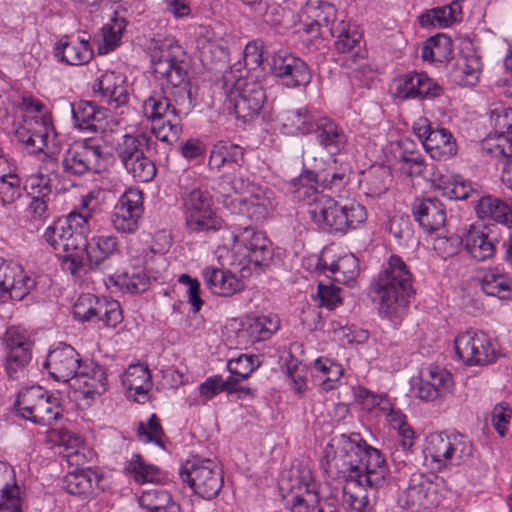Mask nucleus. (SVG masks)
Instances as JSON below:
<instances>
[{"label": "nucleus", "instance_id": "obj_48", "mask_svg": "<svg viewBox=\"0 0 512 512\" xmlns=\"http://www.w3.org/2000/svg\"><path fill=\"white\" fill-rule=\"evenodd\" d=\"M392 181V174L386 166H373L367 173L366 185L373 196H380L387 191Z\"/></svg>", "mask_w": 512, "mask_h": 512}, {"label": "nucleus", "instance_id": "obj_61", "mask_svg": "<svg viewBox=\"0 0 512 512\" xmlns=\"http://www.w3.org/2000/svg\"><path fill=\"white\" fill-rule=\"evenodd\" d=\"M341 289L333 284H324L320 282L317 289V298L321 307L333 310L342 302L340 297Z\"/></svg>", "mask_w": 512, "mask_h": 512}, {"label": "nucleus", "instance_id": "obj_22", "mask_svg": "<svg viewBox=\"0 0 512 512\" xmlns=\"http://www.w3.org/2000/svg\"><path fill=\"white\" fill-rule=\"evenodd\" d=\"M72 380L76 391L85 399H93L107 390L106 369L92 360H84Z\"/></svg>", "mask_w": 512, "mask_h": 512}, {"label": "nucleus", "instance_id": "obj_33", "mask_svg": "<svg viewBox=\"0 0 512 512\" xmlns=\"http://www.w3.org/2000/svg\"><path fill=\"white\" fill-rule=\"evenodd\" d=\"M481 57L473 50L462 52L452 71L454 81L460 86L476 84L482 72Z\"/></svg>", "mask_w": 512, "mask_h": 512}, {"label": "nucleus", "instance_id": "obj_58", "mask_svg": "<svg viewBox=\"0 0 512 512\" xmlns=\"http://www.w3.org/2000/svg\"><path fill=\"white\" fill-rule=\"evenodd\" d=\"M21 196L20 180L17 175L0 177V199L3 206L13 203Z\"/></svg>", "mask_w": 512, "mask_h": 512}, {"label": "nucleus", "instance_id": "obj_53", "mask_svg": "<svg viewBox=\"0 0 512 512\" xmlns=\"http://www.w3.org/2000/svg\"><path fill=\"white\" fill-rule=\"evenodd\" d=\"M135 181L147 183L154 179L156 176V166L154 162L144 153L140 155L139 159L133 161L129 168H125Z\"/></svg>", "mask_w": 512, "mask_h": 512}, {"label": "nucleus", "instance_id": "obj_8", "mask_svg": "<svg viewBox=\"0 0 512 512\" xmlns=\"http://www.w3.org/2000/svg\"><path fill=\"white\" fill-rule=\"evenodd\" d=\"M179 474L195 494L206 500L216 497L223 487L222 470L211 459H188L181 465Z\"/></svg>", "mask_w": 512, "mask_h": 512}, {"label": "nucleus", "instance_id": "obj_46", "mask_svg": "<svg viewBox=\"0 0 512 512\" xmlns=\"http://www.w3.org/2000/svg\"><path fill=\"white\" fill-rule=\"evenodd\" d=\"M299 182L301 185L299 188H308V183H321L323 187L334 190L341 188L346 183V175L343 172L322 175L314 171H306L300 175Z\"/></svg>", "mask_w": 512, "mask_h": 512}, {"label": "nucleus", "instance_id": "obj_42", "mask_svg": "<svg viewBox=\"0 0 512 512\" xmlns=\"http://www.w3.org/2000/svg\"><path fill=\"white\" fill-rule=\"evenodd\" d=\"M482 290L488 296L498 297L499 299H507L512 292V281L504 274L490 271L483 276L481 282Z\"/></svg>", "mask_w": 512, "mask_h": 512}, {"label": "nucleus", "instance_id": "obj_4", "mask_svg": "<svg viewBox=\"0 0 512 512\" xmlns=\"http://www.w3.org/2000/svg\"><path fill=\"white\" fill-rule=\"evenodd\" d=\"M90 219V211L71 212L65 218L58 219L48 226L43 235L57 254L64 253L63 263L72 275L81 272V263L87 250V237L90 233Z\"/></svg>", "mask_w": 512, "mask_h": 512}, {"label": "nucleus", "instance_id": "obj_63", "mask_svg": "<svg viewBox=\"0 0 512 512\" xmlns=\"http://www.w3.org/2000/svg\"><path fill=\"white\" fill-rule=\"evenodd\" d=\"M125 79L122 75L115 72H106L97 83L94 84V92L99 91L104 99H106L118 85L124 84Z\"/></svg>", "mask_w": 512, "mask_h": 512}, {"label": "nucleus", "instance_id": "obj_23", "mask_svg": "<svg viewBox=\"0 0 512 512\" xmlns=\"http://www.w3.org/2000/svg\"><path fill=\"white\" fill-rule=\"evenodd\" d=\"M312 133L316 143L331 156L343 152L348 144L343 127L326 116L316 118Z\"/></svg>", "mask_w": 512, "mask_h": 512}, {"label": "nucleus", "instance_id": "obj_2", "mask_svg": "<svg viewBox=\"0 0 512 512\" xmlns=\"http://www.w3.org/2000/svg\"><path fill=\"white\" fill-rule=\"evenodd\" d=\"M297 197L306 200L308 214L319 229L341 235L357 229L367 219L366 208L356 200H335L331 196L318 194L311 185L310 188H297Z\"/></svg>", "mask_w": 512, "mask_h": 512}, {"label": "nucleus", "instance_id": "obj_59", "mask_svg": "<svg viewBox=\"0 0 512 512\" xmlns=\"http://www.w3.org/2000/svg\"><path fill=\"white\" fill-rule=\"evenodd\" d=\"M490 122L494 125L495 135H507L512 133V108L497 107L491 110Z\"/></svg>", "mask_w": 512, "mask_h": 512}, {"label": "nucleus", "instance_id": "obj_15", "mask_svg": "<svg viewBox=\"0 0 512 512\" xmlns=\"http://www.w3.org/2000/svg\"><path fill=\"white\" fill-rule=\"evenodd\" d=\"M229 109L244 122L259 114L266 100L265 90L257 82L237 80L228 95Z\"/></svg>", "mask_w": 512, "mask_h": 512}, {"label": "nucleus", "instance_id": "obj_60", "mask_svg": "<svg viewBox=\"0 0 512 512\" xmlns=\"http://www.w3.org/2000/svg\"><path fill=\"white\" fill-rule=\"evenodd\" d=\"M343 33H334L329 36L336 38L334 43L335 49L340 53H352L360 40V34L355 30H351L348 22L345 21Z\"/></svg>", "mask_w": 512, "mask_h": 512}, {"label": "nucleus", "instance_id": "obj_37", "mask_svg": "<svg viewBox=\"0 0 512 512\" xmlns=\"http://www.w3.org/2000/svg\"><path fill=\"white\" fill-rule=\"evenodd\" d=\"M122 384L128 392H133L135 400L140 402L146 398L152 387L149 369L140 364L130 365L123 375Z\"/></svg>", "mask_w": 512, "mask_h": 512}, {"label": "nucleus", "instance_id": "obj_27", "mask_svg": "<svg viewBox=\"0 0 512 512\" xmlns=\"http://www.w3.org/2000/svg\"><path fill=\"white\" fill-rule=\"evenodd\" d=\"M477 216L502 224L505 231L512 226V198L500 199L491 195L479 197L475 206Z\"/></svg>", "mask_w": 512, "mask_h": 512}, {"label": "nucleus", "instance_id": "obj_19", "mask_svg": "<svg viewBox=\"0 0 512 512\" xmlns=\"http://www.w3.org/2000/svg\"><path fill=\"white\" fill-rule=\"evenodd\" d=\"M394 96L402 100L439 97L442 87L424 72L406 73L394 79Z\"/></svg>", "mask_w": 512, "mask_h": 512}, {"label": "nucleus", "instance_id": "obj_21", "mask_svg": "<svg viewBox=\"0 0 512 512\" xmlns=\"http://www.w3.org/2000/svg\"><path fill=\"white\" fill-rule=\"evenodd\" d=\"M404 505L411 511L430 509L438 505L436 485L423 473H413L403 494Z\"/></svg>", "mask_w": 512, "mask_h": 512}, {"label": "nucleus", "instance_id": "obj_55", "mask_svg": "<svg viewBox=\"0 0 512 512\" xmlns=\"http://www.w3.org/2000/svg\"><path fill=\"white\" fill-rule=\"evenodd\" d=\"M124 28V20H115L112 25L102 28L103 42L98 46L100 54H107L119 45Z\"/></svg>", "mask_w": 512, "mask_h": 512}, {"label": "nucleus", "instance_id": "obj_54", "mask_svg": "<svg viewBox=\"0 0 512 512\" xmlns=\"http://www.w3.org/2000/svg\"><path fill=\"white\" fill-rule=\"evenodd\" d=\"M0 512H22L18 487L0 480Z\"/></svg>", "mask_w": 512, "mask_h": 512}, {"label": "nucleus", "instance_id": "obj_17", "mask_svg": "<svg viewBox=\"0 0 512 512\" xmlns=\"http://www.w3.org/2000/svg\"><path fill=\"white\" fill-rule=\"evenodd\" d=\"M234 243L243 246L245 256L255 268L268 267L273 260L272 243L264 232L252 226L237 227L232 232Z\"/></svg>", "mask_w": 512, "mask_h": 512}, {"label": "nucleus", "instance_id": "obj_38", "mask_svg": "<svg viewBox=\"0 0 512 512\" xmlns=\"http://www.w3.org/2000/svg\"><path fill=\"white\" fill-rule=\"evenodd\" d=\"M282 129L289 135H307L312 133L316 118L307 108L290 109L280 116Z\"/></svg>", "mask_w": 512, "mask_h": 512}, {"label": "nucleus", "instance_id": "obj_45", "mask_svg": "<svg viewBox=\"0 0 512 512\" xmlns=\"http://www.w3.org/2000/svg\"><path fill=\"white\" fill-rule=\"evenodd\" d=\"M126 470L128 473L132 474L135 481L139 483L156 482L160 479L159 468L144 462L139 454L133 455Z\"/></svg>", "mask_w": 512, "mask_h": 512}, {"label": "nucleus", "instance_id": "obj_25", "mask_svg": "<svg viewBox=\"0 0 512 512\" xmlns=\"http://www.w3.org/2000/svg\"><path fill=\"white\" fill-rule=\"evenodd\" d=\"M245 163L244 149L230 141H218L213 145L208 165L217 171H240Z\"/></svg>", "mask_w": 512, "mask_h": 512}, {"label": "nucleus", "instance_id": "obj_40", "mask_svg": "<svg viewBox=\"0 0 512 512\" xmlns=\"http://www.w3.org/2000/svg\"><path fill=\"white\" fill-rule=\"evenodd\" d=\"M225 391L229 394L238 393L239 397L242 395H251V389L247 387H235V382L223 380L219 375L209 377L205 382L199 386L200 395L206 400L212 399L215 395Z\"/></svg>", "mask_w": 512, "mask_h": 512}, {"label": "nucleus", "instance_id": "obj_24", "mask_svg": "<svg viewBox=\"0 0 512 512\" xmlns=\"http://www.w3.org/2000/svg\"><path fill=\"white\" fill-rule=\"evenodd\" d=\"M412 214L419 225L429 233L440 230L446 222V207L437 198L415 199Z\"/></svg>", "mask_w": 512, "mask_h": 512}, {"label": "nucleus", "instance_id": "obj_32", "mask_svg": "<svg viewBox=\"0 0 512 512\" xmlns=\"http://www.w3.org/2000/svg\"><path fill=\"white\" fill-rule=\"evenodd\" d=\"M309 17L313 18L327 35L334 33H343L345 20L338 17L336 7L326 1L311 0L310 6H304Z\"/></svg>", "mask_w": 512, "mask_h": 512}, {"label": "nucleus", "instance_id": "obj_36", "mask_svg": "<svg viewBox=\"0 0 512 512\" xmlns=\"http://www.w3.org/2000/svg\"><path fill=\"white\" fill-rule=\"evenodd\" d=\"M100 477L90 469H77L63 479L64 489L71 495L88 497L94 493Z\"/></svg>", "mask_w": 512, "mask_h": 512}, {"label": "nucleus", "instance_id": "obj_51", "mask_svg": "<svg viewBox=\"0 0 512 512\" xmlns=\"http://www.w3.org/2000/svg\"><path fill=\"white\" fill-rule=\"evenodd\" d=\"M139 502L141 507L150 512H167V509L173 505L170 493L163 489L145 491Z\"/></svg>", "mask_w": 512, "mask_h": 512}, {"label": "nucleus", "instance_id": "obj_18", "mask_svg": "<svg viewBox=\"0 0 512 512\" xmlns=\"http://www.w3.org/2000/svg\"><path fill=\"white\" fill-rule=\"evenodd\" d=\"M143 211V193L130 188L121 195L114 206L110 215L111 224L119 233L133 234L139 228Z\"/></svg>", "mask_w": 512, "mask_h": 512}, {"label": "nucleus", "instance_id": "obj_3", "mask_svg": "<svg viewBox=\"0 0 512 512\" xmlns=\"http://www.w3.org/2000/svg\"><path fill=\"white\" fill-rule=\"evenodd\" d=\"M149 56L155 77L164 80L167 86L178 89L174 94L175 103L194 106L188 81V56L183 47L174 39H153L149 46Z\"/></svg>", "mask_w": 512, "mask_h": 512}, {"label": "nucleus", "instance_id": "obj_1", "mask_svg": "<svg viewBox=\"0 0 512 512\" xmlns=\"http://www.w3.org/2000/svg\"><path fill=\"white\" fill-rule=\"evenodd\" d=\"M322 465L333 479L364 477L371 489H379L387 482L389 469L381 452L368 445L358 433L336 435L324 449Z\"/></svg>", "mask_w": 512, "mask_h": 512}, {"label": "nucleus", "instance_id": "obj_20", "mask_svg": "<svg viewBox=\"0 0 512 512\" xmlns=\"http://www.w3.org/2000/svg\"><path fill=\"white\" fill-rule=\"evenodd\" d=\"M82 362L71 345L60 343L48 353L44 367L56 381L68 382L73 379Z\"/></svg>", "mask_w": 512, "mask_h": 512}, {"label": "nucleus", "instance_id": "obj_52", "mask_svg": "<svg viewBox=\"0 0 512 512\" xmlns=\"http://www.w3.org/2000/svg\"><path fill=\"white\" fill-rule=\"evenodd\" d=\"M19 142L23 143L30 153L41 152L47 146L48 134L43 130L32 131L30 128L23 126L16 130L15 133Z\"/></svg>", "mask_w": 512, "mask_h": 512}, {"label": "nucleus", "instance_id": "obj_29", "mask_svg": "<svg viewBox=\"0 0 512 512\" xmlns=\"http://www.w3.org/2000/svg\"><path fill=\"white\" fill-rule=\"evenodd\" d=\"M487 231L472 228L465 236V249L477 261L491 259L496 254L497 235L491 228Z\"/></svg>", "mask_w": 512, "mask_h": 512}, {"label": "nucleus", "instance_id": "obj_16", "mask_svg": "<svg viewBox=\"0 0 512 512\" xmlns=\"http://www.w3.org/2000/svg\"><path fill=\"white\" fill-rule=\"evenodd\" d=\"M413 131L425 150L437 160H447L457 152L456 141L445 128H434L427 118H420L413 125Z\"/></svg>", "mask_w": 512, "mask_h": 512}, {"label": "nucleus", "instance_id": "obj_10", "mask_svg": "<svg viewBox=\"0 0 512 512\" xmlns=\"http://www.w3.org/2000/svg\"><path fill=\"white\" fill-rule=\"evenodd\" d=\"M76 320L102 322L106 327H116L123 320L120 304L116 300L81 294L73 306Z\"/></svg>", "mask_w": 512, "mask_h": 512}, {"label": "nucleus", "instance_id": "obj_9", "mask_svg": "<svg viewBox=\"0 0 512 512\" xmlns=\"http://www.w3.org/2000/svg\"><path fill=\"white\" fill-rule=\"evenodd\" d=\"M438 469L450 465H461L471 459L472 442L464 435L444 432L432 433L427 438L425 449Z\"/></svg>", "mask_w": 512, "mask_h": 512}, {"label": "nucleus", "instance_id": "obj_41", "mask_svg": "<svg viewBox=\"0 0 512 512\" xmlns=\"http://www.w3.org/2000/svg\"><path fill=\"white\" fill-rule=\"evenodd\" d=\"M482 151L494 158L504 161V165H512V136L489 135L482 141Z\"/></svg>", "mask_w": 512, "mask_h": 512}, {"label": "nucleus", "instance_id": "obj_14", "mask_svg": "<svg viewBox=\"0 0 512 512\" xmlns=\"http://www.w3.org/2000/svg\"><path fill=\"white\" fill-rule=\"evenodd\" d=\"M39 276L31 275L0 257V301H22L34 291Z\"/></svg>", "mask_w": 512, "mask_h": 512}, {"label": "nucleus", "instance_id": "obj_11", "mask_svg": "<svg viewBox=\"0 0 512 512\" xmlns=\"http://www.w3.org/2000/svg\"><path fill=\"white\" fill-rule=\"evenodd\" d=\"M185 222L191 232L216 231L220 221L211 208V197L208 192L195 188L183 197Z\"/></svg>", "mask_w": 512, "mask_h": 512}, {"label": "nucleus", "instance_id": "obj_50", "mask_svg": "<svg viewBox=\"0 0 512 512\" xmlns=\"http://www.w3.org/2000/svg\"><path fill=\"white\" fill-rule=\"evenodd\" d=\"M443 195L451 200H466L473 195L479 197V192L472 181L456 176L443 188Z\"/></svg>", "mask_w": 512, "mask_h": 512}, {"label": "nucleus", "instance_id": "obj_64", "mask_svg": "<svg viewBox=\"0 0 512 512\" xmlns=\"http://www.w3.org/2000/svg\"><path fill=\"white\" fill-rule=\"evenodd\" d=\"M320 498L317 493L306 489V495H295L292 497L290 510L291 512H310L311 509H317Z\"/></svg>", "mask_w": 512, "mask_h": 512}, {"label": "nucleus", "instance_id": "obj_5", "mask_svg": "<svg viewBox=\"0 0 512 512\" xmlns=\"http://www.w3.org/2000/svg\"><path fill=\"white\" fill-rule=\"evenodd\" d=\"M374 289L380 300V312L385 315L396 314L408 304L409 297L414 294L412 275L399 256H390L387 266L376 279Z\"/></svg>", "mask_w": 512, "mask_h": 512}, {"label": "nucleus", "instance_id": "obj_30", "mask_svg": "<svg viewBox=\"0 0 512 512\" xmlns=\"http://www.w3.org/2000/svg\"><path fill=\"white\" fill-rule=\"evenodd\" d=\"M55 57L68 65H83L92 58V50L85 39L64 36L54 47Z\"/></svg>", "mask_w": 512, "mask_h": 512}, {"label": "nucleus", "instance_id": "obj_62", "mask_svg": "<svg viewBox=\"0 0 512 512\" xmlns=\"http://www.w3.org/2000/svg\"><path fill=\"white\" fill-rule=\"evenodd\" d=\"M512 417V410L507 403H498L492 410V423L497 433L504 437Z\"/></svg>", "mask_w": 512, "mask_h": 512}, {"label": "nucleus", "instance_id": "obj_49", "mask_svg": "<svg viewBox=\"0 0 512 512\" xmlns=\"http://www.w3.org/2000/svg\"><path fill=\"white\" fill-rule=\"evenodd\" d=\"M166 121L152 122V132L162 142L172 144L179 139L182 131L181 118L169 116Z\"/></svg>", "mask_w": 512, "mask_h": 512}, {"label": "nucleus", "instance_id": "obj_35", "mask_svg": "<svg viewBox=\"0 0 512 512\" xmlns=\"http://www.w3.org/2000/svg\"><path fill=\"white\" fill-rule=\"evenodd\" d=\"M347 483L343 489L344 503L352 512H371L372 505L370 501L369 490L371 489L364 480V477L346 480Z\"/></svg>", "mask_w": 512, "mask_h": 512}, {"label": "nucleus", "instance_id": "obj_7", "mask_svg": "<svg viewBox=\"0 0 512 512\" xmlns=\"http://www.w3.org/2000/svg\"><path fill=\"white\" fill-rule=\"evenodd\" d=\"M109 160V153L101 140L88 138L75 143L63 155L61 168L67 177H80L102 172Z\"/></svg>", "mask_w": 512, "mask_h": 512}, {"label": "nucleus", "instance_id": "obj_13", "mask_svg": "<svg viewBox=\"0 0 512 512\" xmlns=\"http://www.w3.org/2000/svg\"><path fill=\"white\" fill-rule=\"evenodd\" d=\"M271 74L284 87H305L311 82L309 66L300 57L284 50L275 52L269 63Z\"/></svg>", "mask_w": 512, "mask_h": 512}, {"label": "nucleus", "instance_id": "obj_56", "mask_svg": "<svg viewBox=\"0 0 512 512\" xmlns=\"http://www.w3.org/2000/svg\"><path fill=\"white\" fill-rule=\"evenodd\" d=\"M71 108L73 119L79 128L97 130V125L93 123L94 102L79 101L71 105Z\"/></svg>", "mask_w": 512, "mask_h": 512}, {"label": "nucleus", "instance_id": "obj_44", "mask_svg": "<svg viewBox=\"0 0 512 512\" xmlns=\"http://www.w3.org/2000/svg\"><path fill=\"white\" fill-rule=\"evenodd\" d=\"M149 283V277L144 270L133 269L115 276V284L130 293L144 292Z\"/></svg>", "mask_w": 512, "mask_h": 512}, {"label": "nucleus", "instance_id": "obj_39", "mask_svg": "<svg viewBox=\"0 0 512 512\" xmlns=\"http://www.w3.org/2000/svg\"><path fill=\"white\" fill-rule=\"evenodd\" d=\"M143 113L152 122L180 117L171 100L162 93H154L143 102Z\"/></svg>", "mask_w": 512, "mask_h": 512}, {"label": "nucleus", "instance_id": "obj_12", "mask_svg": "<svg viewBox=\"0 0 512 512\" xmlns=\"http://www.w3.org/2000/svg\"><path fill=\"white\" fill-rule=\"evenodd\" d=\"M456 355L465 365L485 366L496 360V350L484 332L466 331L454 340Z\"/></svg>", "mask_w": 512, "mask_h": 512}, {"label": "nucleus", "instance_id": "obj_31", "mask_svg": "<svg viewBox=\"0 0 512 512\" xmlns=\"http://www.w3.org/2000/svg\"><path fill=\"white\" fill-rule=\"evenodd\" d=\"M6 370L10 377L23 369L31 360V342L18 333H8L6 337Z\"/></svg>", "mask_w": 512, "mask_h": 512}, {"label": "nucleus", "instance_id": "obj_47", "mask_svg": "<svg viewBox=\"0 0 512 512\" xmlns=\"http://www.w3.org/2000/svg\"><path fill=\"white\" fill-rule=\"evenodd\" d=\"M215 194L218 203L222 204L232 213L236 212L242 192L236 187L234 181H230L227 177L222 178L217 185Z\"/></svg>", "mask_w": 512, "mask_h": 512}, {"label": "nucleus", "instance_id": "obj_6", "mask_svg": "<svg viewBox=\"0 0 512 512\" xmlns=\"http://www.w3.org/2000/svg\"><path fill=\"white\" fill-rule=\"evenodd\" d=\"M14 408L20 417L42 426H51L63 416L58 398L38 385L21 389Z\"/></svg>", "mask_w": 512, "mask_h": 512}, {"label": "nucleus", "instance_id": "obj_43", "mask_svg": "<svg viewBox=\"0 0 512 512\" xmlns=\"http://www.w3.org/2000/svg\"><path fill=\"white\" fill-rule=\"evenodd\" d=\"M259 364L258 358L254 355L242 354L230 359L227 363V369L231 374L228 379L235 382V387H240L239 383L247 379Z\"/></svg>", "mask_w": 512, "mask_h": 512}, {"label": "nucleus", "instance_id": "obj_26", "mask_svg": "<svg viewBox=\"0 0 512 512\" xmlns=\"http://www.w3.org/2000/svg\"><path fill=\"white\" fill-rule=\"evenodd\" d=\"M207 288L216 295L233 296L244 289V283L230 270L207 266L202 270Z\"/></svg>", "mask_w": 512, "mask_h": 512}, {"label": "nucleus", "instance_id": "obj_34", "mask_svg": "<svg viewBox=\"0 0 512 512\" xmlns=\"http://www.w3.org/2000/svg\"><path fill=\"white\" fill-rule=\"evenodd\" d=\"M150 143L151 138L144 133L123 135L121 140L116 143L115 152L124 169L129 168L133 161L139 159L140 155L145 153L144 146L149 150Z\"/></svg>", "mask_w": 512, "mask_h": 512}, {"label": "nucleus", "instance_id": "obj_28", "mask_svg": "<svg viewBox=\"0 0 512 512\" xmlns=\"http://www.w3.org/2000/svg\"><path fill=\"white\" fill-rule=\"evenodd\" d=\"M249 192V196H241L235 213L246 215L248 218L255 221H261L276 207L273 193L261 189H257V191L251 190Z\"/></svg>", "mask_w": 512, "mask_h": 512}, {"label": "nucleus", "instance_id": "obj_57", "mask_svg": "<svg viewBox=\"0 0 512 512\" xmlns=\"http://www.w3.org/2000/svg\"><path fill=\"white\" fill-rule=\"evenodd\" d=\"M137 431L138 436L142 441L146 443L154 442L158 446L163 447V442L161 440L163 429L156 414H152L150 416L147 424L140 422Z\"/></svg>", "mask_w": 512, "mask_h": 512}]
</instances>
